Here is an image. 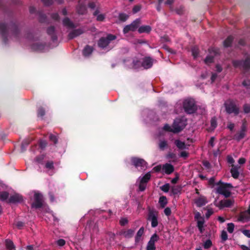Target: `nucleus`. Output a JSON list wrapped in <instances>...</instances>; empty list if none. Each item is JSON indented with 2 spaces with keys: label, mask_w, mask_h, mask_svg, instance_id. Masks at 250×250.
I'll use <instances>...</instances> for the list:
<instances>
[{
  "label": "nucleus",
  "mask_w": 250,
  "mask_h": 250,
  "mask_svg": "<svg viewBox=\"0 0 250 250\" xmlns=\"http://www.w3.org/2000/svg\"><path fill=\"white\" fill-rule=\"evenodd\" d=\"M8 29L10 30L12 36L16 40H21V31L17 21H12L8 25L1 22H0V34L4 43H6L8 41Z\"/></svg>",
  "instance_id": "obj_1"
},
{
  "label": "nucleus",
  "mask_w": 250,
  "mask_h": 250,
  "mask_svg": "<svg viewBox=\"0 0 250 250\" xmlns=\"http://www.w3.org/2000/svg\"><path fill=\"white\" fill-rule=\"evenodd\" d=\"M216 185L219 186L217 188V193L224 195L226 198H228L230 196L231 192L228 189L233 188L231 184L225 183L219 181Z\"/></svg>",
  "instance_id": "obj_2"
},
{
  "label": "nucleus",
  "mask_w": 250,
  "mask_h": 250,
  "mask_svg": "<svg viewBox=\"0 0 250 250\" xmlns=\"http://www.w3.org/2000/svg\"><path fill=\"white\" fill-rule=\"evenodd\" d=\"M187 121L184 117L176 118L172 125L173 133L181 132L187 125Z\"/></svg>",
  "instance_id": "obj_3"
},
{
  "label": "nucleus",
  "mask_w": 250,
  "mask_h": 250,
  "mask_svg": "<svg viewBox=\"0 0 250 250\" xmlns=\"http://www.w3.org/2000/svg\"><path fill=\"white\" fill-rule=\"evenodd\" d=\"M183 108L185 112L188 114H192L197 110V106L194 100L186 99L183 102Z\"/></svg>",
  "instance_id": "obj_4"
},
{
  "label": "nucleus",
  "mask_w": 250,
  "mask_h": 250,
  "mask_svg": "<svg viewBox=\"0 0 250 250\" xmlns=\"http://www.w3.org/2000/svg\"><path fill=\"white\" fill-rule=\"evenodd\" d=\"M117 37L113 34H109L106 37H101L98 42L99 47L104 49L106 47L111 41L116 39Z\"/></svg>",
  "instance_id": "obj_5"
},
{
  "label": "nucleus",
  "mask_w": 250,
  "mask_h": 250,
  "mask_svg": "<svg viewBox=\"0 0 250 250\" xmlns=\"http://www.w3.org/2000/svg\"><path fill=\"white\" fill-rule=\"evenodd\" d=\"M43 205V198L42 195L38 192H35L34 195V202L31 204L32 208L39 209L42 207Z\"/></svg>",
  "instance_id": "obj_6"
},
{
  "label": "nucleus",
  "mask_w": 250,
  "mask_h": 250,
  "mask_svg": "<svg viewBox=\"0 0 250 250\" xmlns=\"http://www.w3.org/2000/svg\"><path fill=\"white\" fill-rule=\"evenodd\" d=\"M232 64L235 68H242L245 71L249 70L250 69V58H247L245 60H234Z\"/></svg>",
  "instance_id": "obj_7"
},
{
  "label": "nucleus",
  "mask_w": 250,
  "mask_h": 250,
  "mask_svg": "<svg viewBox=\"0 0 250 250\" xmlns=\"http://www.w3.org/2000/svg\"><path fill=\"white\" fill-rule=\"evenodd\" d=\"M226 110L229 114L234 113L235 115H238L239 112V108L236 107V105L234 101L232 100H229L225 104Z\"/></svg>",
  "instance_id": "obj_8"
},
{
  "label": "nucleus",
  "mask_w": 250,
  "mask_h": 250,
  "mask_svg": "<svg viewBox=\"0 0 250 250\" xmlns=\"http://www.w3.org/2000/svg\"><path fill=\"white\" fill-rule=\"evenodd\" d=\"M131 162L136 168L140 167L141 169H143L146 167L147 163L143 159L133 157L131 158Z\"/></svg>",
  "instance_id": "obj_9"
},
{
  "label": "nucleus",
  "mask_w": 250,
  "mask_h": 250,
  "mask_svg": "<svg viewBox=\"0 0 250 250\" xmlns=\"http://www.w3.org/2000/svg\"><path fill=\"white\" fill-rule=\"evenodd\" d=\"M140 23V19H136L135 21L132 22L131 24L126 25L125 26L123 29V33L124 34H126L129 31H135L138 28Z\"/></svg>",
  "instance_id": "obj_10"
},
{
  "label": "nucleus",
  "mask_w": 250,
  "mask_h": 250,
  "mask_svg": "<svg viewBox=\"0 0 250 250\" xmlns=\"http://www.w3.org/2000/svg\"><path fill=\"white\" fill-rule=\"evenodd\" d=\"M147 220L151 221V225L152 228L156 227L158 225V212L153 210H149Z\"/></svg>",
  "instance_id": "obj_11"
},
{
  "label": "nucleus",
  "mask_w": 250,
  "mask_h": 250,
  "mask_svg": "<svg viewBox=\"0 0 250 250\" xmlns=\"http://www.w3.org/2000/svg\"><path fill=\"white\" fill-rule=\"evenodd\" d=\"M23 200L22 196L19 193H15L10 196L8 201V203L15 204L21 202Z\"/></svg>",
  "instance_id": "obj_12"
},
{
  "label": "nucleus",
  "mask_w": 250,
  "mask_h": 250,
  "mask_svg": "<svg viewBox=\"0 0 250 250\" xmlns=\"http://www.w3.org/2000/svg\"><path fill=\"white\" fill-rule=\"evenodd\" d=\"M153 63V60L150 57H146L143 59L141 65L145 69H148L151 68Z\"/></svg>",
  "instance_id": "obj_13"
},
{
  "label": "nucleus",
  "mask_w": 250,
  "mask_h": 250,
  "mask_svg": "<svg viewBox=\"0 0 250 250\" xmlns=\"http://www.w3.org/2000/svg\"><path fill=\"white\" fill-rule=\"evenodd\" d=\"M83 32L84 31L82 28H78L77 29L73 30L69 33L68 35V39L69 40H72L77 37V36L82 35L83 33Z\"/></svg>",
  "instance_id": "obj_14"
},
{
  "label": "nucleus",
  "mask_w": 250,
  "mask_h": 250,
  "mask_svg": "<svg viewBox=\"0 0 250 250\" xmlns=\"http://www.w3.org/2000/svg\"><path fill=\"white\" fill-rule=\"evenodd\" d=\"M45 46V43L39 42L33 43L31 47L34 51H41L44 49Z\"/></svg>",
  "instance_id": "obj_15"
},
{
  "label": "nucleus",
  "mask_w": 250,
  "mask_h": 250,
  "mask_svg": "<svg viewBox=\"0 0 250 250\" xmlns=\"http://www.w3.org/2000/svg\"><path fill=\"white\" fill-rule=\"evenodd\" d=\"M162 169L166 174L169 175L174 171V167L171 164L166 163L163 165Z\"/></svg>",
  "instance_id": "obj_16"
},
{
  "label": "nucleus",
  "mask_w": 250,
  "mask_h": 250,
  "mask_svg": "<svg viewBox=\"0 0 250 250\" xmlns=\"http://www.w3.org/2000/svg\"><path fill=\"white\" fill-rule=\"evenodd\" d=\"M47 33L48 35L51 37L52 41H56L58 39V37L55 33V27L51 26L47 29Z\"/></svg>",
  "instance_id": "obj_17"
},
{
  "label": "nucleus",
  "mask_w": 250,
  "mask_h": 250,
  "mask_svg": "<svg viewBox=\"0 0 250 250\" xmlns=\"http://www.w3.org/2000/svg\"><path fill=\"white\" fill-rule=\"evenodd\" d=\"M234 201L231 199H227L225 200H221L219 202V207L220 208L226 207L229 208L233 205Z\"/></svg>",
  "instance_id": "obj_18"
},
{
  "label": "nucleus",
  "mask_w": 250,
  "mask_h": 250,
  "mask_svg": "<svg viewBox=\"0 0 250 250\" xmlns=\"http://www.w3.org/2000/svg\"><path fill=\"white\" fill-rule=\"evenodd\" d=\"M239 166H236L234 165H231V168L230 169V172L231 173L232 177L234 179H237L239 176V172L238 171Z\"/></svg>",
  "instance_id": "obj_19"
},
{
  "label": "nucleus",
  "mask_w": 250,
  "mask_h": 250,
  "mask_svg": "<svg viewBox=\"0 0 250 250\" xmlns=\"http://www.w3.org/2000/svg\"><path fill=\"white\" fill-rule=\"evenodd\" d=\"M77 11L78 14L80 15H84L87 12L86 5L79 1L77 7Z\"/></svg>",
  "instance_id": "obj_20"
},
{
  "label": "nucleus",
  "mask_w": 250,
  "mask_h": 250,
  "mask_svg": "<svg viewBox=\"0 0 250 250\" xmlns=\"http://www.w3.org/2000/svg\"><path fill=\"white\" fill-rule=\"evenodd\" d=\"M93 51V47L88 45H87L85 46L83 51V54L84 57H88L91 54Z\"/></svg>",
  "instance_id": "obj_21"
},
{
  "label": "nucleus",
  "mask_w": 250,
  "mask_h": 250,
  "mask_svg": "<svg viewBox=\"0 0 250 250\" xmlns=\"http://www.w3.org/2000/svg\"><path fill=\"white\" fill-rule=\"evenodd\" d=\"M62 23L64 26H66L68 28H74L75 27V25L73 23V22H72L70 21V20L67 17L65 18L62 20Z\"/></svg>",
  "instance_id": "obj_22"
},
{
  "label": "nucleus",
  "mask_w": 250,
  "mask_h": 250,
  "mask_svg": "<svg viewBox=\"0 0 250 250\" xmlns=\"http://www.w3.org/2000/svg\"><path fill=\"white\" fill-rule=\"evenodd\" d=\"M144 228L143 227H142L137 231L136 235L135 236V243H138L139 242L141 237L144 233Z\"/></svg>",
  "instance_id": "obj_23"
},
{
  "label": "nucleus",
  "mask_w": 250,
  "mask_h": 250,
  "mask_svg": "<svg viewBox=\"0 0 250 250\" xmlns=\"http://www.w3.org/2000/svg\"><path fill=\"white\" fill-rule=\"evenodd\" d=\"M151 30V28L149 25H144L140 26L138 28V32L139 33H149L150 31Z\"/></svg>",
  "instance_id": "obj_24"
},
{
  "label": "nucleus",
  "mask_w": 250,
  "mask_h": 250,
  "mask_svg": "<svg viewBox=\"0 0 250 250\" xmlns=\"http://www.w3.org/2000/svg\"><path fill=\"white\" fill-rule=\"evenodd\" d=\"M5 245L8 250H12L15 249V246L13 241L10 239H7L5 240Z\"/></svg>",
  "instance_id": "obj_25"
},
{
  "label": "nucleus",
  "mask_w": 250,
  "mask_h": 250,
  "mask_svg": "<svg viewBox=\"0 0 250 250\" xmlns=\"http://www.w3.org/2000/svg\"><path fill=\"white\" fill-rule=\"evenodd\" d=\"M207 203L206 199L203 197H200L195 201V204L198 207H201Z\"/></svg>",
  "instance_id": "obj_26"
},
{
  "label": "nucleus",
  "mask_w": 250,
  "mask_h": 250,
  "mask_svg": "<svg viewBox=\"0 0 250 250\" xmlns=\"http://www.w3.org/2000/svg\"><path fill=\"white\" fill-rule=\"evenodd\" d=\"M233 38L232 36H229L224 41L223 44L225 47H228L231 46Z\"/></svg>",
  "instance_id": "obj_27"
},
{
  "label": "nucleus",
  "mask_w": 250,
  "mask_h": 250,
  "mask_svg": "<svg viewBox=\"0 0 250 250\" xmlns=\"http://www.w3.org/2000/svg\"><path fill=\"white\" fill-rule=\"evenodd\" d=\"M38 14L39 16V21L40 22L45 23L47 21V17L42 12H39Z\"/></svg>",
  "instance_id": "obj_28"
},
{
  "label": "nucleus",
  "mask_w": 250,
  "mask_h": 250,
  "mask_svg": "<svg viewBox=\"0 0 250 250\" xmlns=\"http://www.w3.org/2000/svg\"><path fill=\"white\" fill-rule=\"evenodd\" d=\"M159 203L162 208H164L167 204V197L164 196H161L159 200Z\"/></svg>",
  "instance_id": "obj_29"
},
{
  "label": "nucleus",
  "mask_w": 250,
  "mask_h": 250,
  "mask_svg": "<svg viewBox=\"0 0 250 250\" xmlns=\"http://www.w3.org/2000/svg\"><path fill=\"white\" fill-rule=\"evenodd\" d=\"M205 222L204 218H202L201 220H199L197 221V227L200 232V233H202L204 230V224Z\"/></svg>",
  "instance_id": "obj_30"
},
{
  "label": "nucleus",
  "mask_w": 250,
  "mask_h": 250,
  "mask_svg": "<svg viewBox=\"0 0 250 250\" xmlns=\"http://www.w3.org/2000/svg\"><path fill=\"white\" fill-rule=\"evenodd\" d=\"M175 145L180 149H184L186 148V144L184 142L179 140H176L174 142Z\"/></svg>",
  "instance_id": "obj_31"
},
{
  "label": "nucleus",
  "mask_w": 250,
  "mask_h": 250,
  "mask_svg": "<svg viewBox=\"0 0 250 250\" xmlns=\"http://www.w3.org/2000/svg\"><path fill=\"white\" fill-rule=\"evenodd\" d=\"M158 146L160 150H164L168 146L167 142L166 140H160Z\"/></svg>",
  "instance_id": "obj_32"
},
{
  "label": "nucleus",
  "mask_w": 250,
  "mask_h": 250,
  "mask_svg": "<svg viewBox=\"0 0 250 250\" xmlns=\"http://www.w3.org/2000/svg\"><path fill=\"white\" fill-rule=\"evenodd\" d=\"M159 239V236L156 233H154L150 237V240L148 242L155 244Z\"/></svg>",
  "instance_id": "obj_33"
},
{
  "label": "nucleus",
  "mask_w": 250,
  "mask_h": 250,
  "mask_svg": "<svg viewBox=\"0 0 250 250\" xmlns=\"http://www.w3.org/2000/svg\"><path fill=\"white\" fill-rule=\"evenodd\" d=\"M134 230L129 229L124 232V235L125 238H131L134 235Z\"/></svg>",
  "instance_id": "obj_34"
},
{
  "label": "nucleus",
  "mask_w": 250,
  "mask_h": 250,
  "mask_svg": "<svg viewBox=\"0 0 250 250\" xmlns=\"http://www.w3.org/2000/svg\"><path fill=\"white\" fill-rule=\"evenodd\" d=\"M245 136V133L240 131L237 132L234 136V139L238 141H239L241 139L244 138Z\"/></svg>",
  "instance_id": "obj_35"
},
{
  "label": "nucleus",
  "mask_w": 250,
  "mask_h": 250,
  "mask_svg": "<svg viewBox=\"0 0 250 250\" xmlns=\"http://www.w3.org/2000/svg\"><path fill=\"white\" fill-rule=\"evenodd\" d=\"M45 114V109L41 106L38 108L37 110V116L38 117H41L42 119Z\"/></svg>",
  "instance_id": "obj_36"
},
{
  "label": "nucleus",
  "mask_w": 250,
  "mask_h": 250,
  "mask_svg": "<svg viewBox=\"0 0 250 250\" xmlns=\"http://www.w3.org/2000/svg\"><path fill=\"white\" fill-rule=\"evenodd\" d=\"M9 194L7 191H2L0 192V200L4 201L9 199Z\"/></svg>",
  "instance_id": "obj_37"
},
{
  "label": "nucleus",
  "mask_w": 250,
  "mask_h": 250,
  "mask_svg": "<svg viewBox=\"0 0 250 250\" xmlns=\"http://www.w3.org/2000/svg\"><path fill=\"white\" fill-rule=\"evenodd\" d=\"M151 177V174L149 172L146 173L141 179L140 181L142 183H147L150 180Z\"/></svg>",
  "instance_id": "obj_38"
},
{
  "label": "nucleus",
  "mask_w": 250,
  "mask_h": 250,
  "mask_svg": "<svg viewBox=\"0 0 250 250\" xmlns=\"http://www.w3.org/2000/svg\"><path fill=\"white\" fill-rule=\"evenodd\" d=\"M247 213L250 215V206L246 212H244L240 214L239 218V220L242 221L244 220L245 219H247L248 218V217L247 216Z\"/></svg>",
  "instance_id": "obj_39"
},
{
  "label": "nucleus",
  "mask_w": 250,
  "mask_h": 250,
  "mask_svg": "<svg viewBox=\"0 0 250 250\" xmlns=\"http://www.w3.org/2000/svg\"><path fill=\"white\" fill-rule=\"evenodd\" d=\"M191 52L194 58H196L198 56L199 53L198 48L197 46H193L191 48Z\"/></svg>",
  "instance_id": "obj_40"
},
{
  "label": "nucleus",
  "mask_w": 250,
  "mask_h": 250,
  "mask_svg": "<svg viewBox=\"0 0 250 250\" xmlns=\"http://www.w3.org/2000/svg\"><path fill=\"white\" fill-rule=\"evenodd\" d=\"M181 190V187L180 186H174L171 188V192L174 195L177 194L180 192Z\"/></svg>",
  "instance_id": "obj_41"
},
{
  "label": "nucleus",
  "mask_w": 250,
  "mask_h": 250,
  "mask_svg": "<svg viewBox=\"0 0 250 250\" xmlns=\"http://www.w3.org/2000/svg\"><path fill=\"white\" fill-rule=\"evenodd\" d=\"M129 16L128 15L125 13H120L119 15V19L122 21H125L128 18Z\"/></svg>",
  "instance_id": "obj_42"
},
{
  "label": "nucleus",
  "mask_w": 250,
  "mask_h": 250,
  "mask_svg": "<svg viewBox=\"0 0 250 250\" xmlns=\"http://www.w3.org/2000/svg\"><path fill=\"white\" fill-rule=\"evenodd\" d=\"M45 167L48 169H54V166L53 162L52 161H47L45 165Z\"/></svg>",
  "instance_id": "obj_43"
},
{
  "label": "nucleus",
  "mask_w": 250,
  "mask_h": 250,
  "mask_svg": "<svg viewBox=\"0 0 250 250\" xmlns=\"http://www.w3.org/2000/svg\"><path fill=\"white\" fill-rule=\"evenodd\" d=\"M44 158H45V155L44 154H42V155L37 156L35 158V160L37 163H38L39 164H43V161Z\"/></svg>",
  "instance_id": "obj_44"
},
{
  "label": "nucleus",
  "mask_w": 250,
  "mask_h": 250,
  "mask_svg": "<svg viewBox=\"0 0 250 250\" xmlns=\"http://www.w3.org/2000/svg\"><path fill=\"white\" fill-rule=\"evenodd\" d=\"M49 140L53 142L55 145L57 144L58 139L57 136L50 134L49 136Z\"/></svg>",
  "instance_id": "obj_45"
},
{
  "label": "nucleus",
  "mask_w": 250,
  "mask_h": 250,
  "mask_svg": "<svg viewBox=\"0 0 250 250\" xmlns=\"http://www.w3.org/2000/svg\"><path fill=\"white\" fill-rule=\"evenodd\" d=\"M30 142L27 140L24 141L21 145V152H23L26 150V147L28 146Z\"/></svg>",
  "instance_id": "obj_46"
},
{
  "label": "nucleus",
  "mask_w": 250,
  "mask_h": 250,
  "mask_svg": "<svg viewBox=\"0 0 250 250\" xmlns=\"http://www.w3.org/2000/svg\"><path fill=\"white\" fill-rule=\"evenodd\" d=\"M227 229L229 233H231L234 231V225L232 223H228L227 225Z\"/></svg>",
  "instance_id": "obj_47"
},
{
  "label": "nucleus",
  "mask_w": 250,
  "mask_h": 250,
  "mask_svg": "<svg viewBox=\"0 0 250 250\" xmlns=\"http://www.w3.org/2000/svg\"><path fill=\"white\" fill-rule=\"evenodd\" d=\"M47 146V142L46 141L42 140L39 142V146L42 149H44Z\"/></svg>",
  "instance_id": "obj_48"
},
{
  "label": "nucleus",
  "mask_w": 250,
  "mask_h": 250,
  "mask_svg": "<svg viewBox=\"0 0 250 250\" xmlns=\"http://www.w3.org/2000/svg\"><path fill=\"white\" fill-rule=\"evenodd\" d=\"M169 184H166L160 187L161 189L165 192H167L169 189Z\"/></svg>",
  "instance_id": "obj_49"
},
{
  "label": "nucleus",
  "mask_w": 250,
  "mask_h": 250,
  "mask_svg": "<svg viewBox=\"0 0 250 250\" xmlns=\"http://www.w3.org/2000/svg\"><path fill=\"white\" fill-rule=\"evenodd\" d=\"M214 57L212 56H207L205 59V62L207 64L211 63L213 62Z\"/></svg>",
  "instance_id": "obj_50"
},
{
  "label": "nucleus",
  "mask_w": 250,
  "mask_h": 250,
  "mask_svg": "<svg viewBox=\"0 0 250 250\" xmlns=\"http://www.w3.org/2000/svg\"><path fill=\"white\" fill-rule=\"evenodd\" d=\"M132 63L133 67L135 69L139 68L141 64V62L137 60H134Z\"/></svg>",
  "instance_id": "obj_51"
},
{
  "label": "nucleus",
  "mask_w": 250,
  "mask_h": 250,
  "mask_svg": "<svg viewBox=\"0 0 250 250\" xmlns=\"http://www.w3.org/2000/svg\"><path fill=\"white\" fill-rule=\"evenodd\" d=\"M212 246V242L210 240L208 239L206 241L204 244V248L205 249H209Z\"/></svg>",
  "instance_id": "obj_52"
},
{
  "label": "nucleus",
  "mask_w": 250,
  "mask_h": 250,
  "mask_svg": "<svg viewBox=\"0 0 250 250\" xmlns=\"http://www.w3.org/2000/svg\"><path fill=\"white\" fill-rule=\"evenodd\" d=\"M211 126L213 129H214L216 127L217 125V121L215 117L212 118L210 121Z\"/></svg>",
  "instance_id": "obj_53"
},
{
  "label": "nucleus",
  "mask_w": 250,
  "mask_h": 250,
  "mask_svg": "<svg viewBox=\"0 0 250 250\" xmlns=\"http://www.w3.org/2000/svg\"><path fill=\"white\" fill-rule=\"evenodd\" d=\"M146 187V184L145 183H142L141 181L140 182V184L139 185V189L140 191H144Z\"/></svg>",
  "instance_id": "obj_54"
},
{
  "label": "nucleus",
  "mask_w": 250,
  "mask_h": 250,
  "mask_svg": "<svg viewBox=\"0 0 250 250\" xmlns=\"http://www.w3.org/2000/svg\"><path fill=\"white\" fill-rule=\"evenodd\" d=\"M221 238L223 242L226 241L228 239V234L225 230H223L222 231Z\"/></svg>",
  "instance_id": "obj_55"
},
{
  "label": "nucleus",
  "mask_w": 250,
  "mask_h": 250,
  "mask_svg": "<svg viewBox=\"0 0 250 250\" xmlns=\"http://www.w3.org/2000/svg\"><path fill=\"white\" fill-rule=\"evenodd\" d=\"M146 250H156L155 245L148 242L147 246H146Z\"/></svg>",
  "instance_id": "obj_56"
},
{
  "label": "nucleus",
  "mask_w": 250,
  "mask_h": 250,
  "mask_svg": "<svg viewBox=\"0 0 250 250\" xmlns=\"http://www.w3.org/2000/svg\"><path fill=\"white\" fill-rule=\"evenodd\" d=\"M128 223V220L126 218H121L120 220V224L122 226H124Z\"/></svg>",
  "instance_id": "obj_57"
},
{
  "label": "nucleus",
  "mask_w": 250,
  "mask_h": 250,
  "mask_svg": "<svg viewBox=\"0 0 250 250\" xmlns=\"http://www.w3.org/2000/svg\"><path fill=\"white\" fill-rule=\"evenodd\" d=\"M141 6L139 5H135L132 9V12L134 14H135L140 11Z\"/></svg>",
  "instance_id": "obj_58"
},
{
  "label": "nucleus",
  "mask_w": 250,
  "mask_h": 250,
  "mask_svg": "<svg viewBox=\"0 0 250 250\" xmlns=\"http://www.w3.org/2000/svg\"><path fill=\"white\" fill-rule=\"evenodd\" d=\"M244 111L246 113L250 112V105L248 104H245L243 106Z\"/></svg>",
  "instance_id": "obj_59"
},
{
  "label": "nucleus",
  "mask_w": 250,
  "mask_h": 250,
  "mask_svg": "<svg viewBox=\"0 0 250 250\" xmlns=\"http://www.w3.org/2000/svg\"><path fill=\"white\" fill-rule=\"evenodd\" d=\"M105 19V16L104 14H99L97 16L96 20L98 21H103Z\"/></svg>",
  "instance_id": "obj_60"
},
{
  "label": "nucleus",
  "mask_w": 250,
  "mask_h": 250,
  "mask_svg": "<svg viewBox=\"0 0 250 250\" xmlns=\"http://www.w3.org/2000/svg\"><path fill=\"white\" fill-rule=\"evenodd\" d=\"M163 129L166 130V131H169V132H172V130H173V127L172 126V127L171 126H170L168 125L167 124H166L164 127H163Z\"/></svg>",
  "instance_id": "obj_61"
},
{
  "label": "nucleus",
  "mask_w": 250,
  "mask_h": 250,
  "mask_svg": "<svg viewBox=\"0 0 250 250\" xmlns=\"http://www.w3.org/2000/svg\"><path fill=\"white\" fill-rule=\"evenodd\" d=\"M164 213L165 215L167 216H169L170 215L171 213V209L170 208L167 207L164 209Z\"/></svg>",
  "instance_id": "obj_62"
},
{
  "label": "nucleus",
  "mask_w": 250,
  "mask_h": 250,
  "mask_svg": "<svg viewBox=\"0 0 250 250\" xmlns=\"http://www.w3.org/2000/svg\"><path fill=\"white\" fill-rule=\"evenodd\" d=\"M57 244L59 246H63L65 244V241L63 239H60L57 241Z\"/></svg>",
  "instance_id": "obj_63"
},
{
  "label": "nucleus",
  "mask_w": 250,
  "mask_h": 250,
  "mask_svg": "<svg viewBox=\"0 0 250 250\" xmlns=\"http://www.w3.org/2000/svg\"><path fill=\"white\" fill-rule=\"evenodd\" d=\"M213 213V211L211 208L208 209L207 210V212L206 213V218H208Z\"/></svg>",
  "instance_id": "obj_64"
}]
</instances>
